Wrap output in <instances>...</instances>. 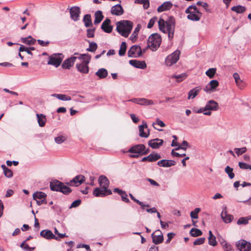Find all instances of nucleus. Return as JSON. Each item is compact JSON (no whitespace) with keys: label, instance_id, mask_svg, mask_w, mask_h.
<instances>
[{"label":"nucleus","instance_id":"obj_44","mask_svg":"<svg viewBox=\"0 0 251 251\" xmlns=\"http://www.w3.org/2000/svg\"><path fill=\"white\" fill-rule=\"evenodd\" d=\"M1 168L3 169L4 174L7 177H11L13 176L12 171L7 168L5 165H2Z\"/></svg>","mask_w":251,"mask_h":251},{"label":"nucleus","instance_id":"obj_62","mask_svg":"<svg viewBox=\"0 0 251 251\" xmlns=\"http://www.w3.org/2000/svg\"><path fill=\"white\" fill-rule=\"evenodd\" d=\"M175 149H173L172 151V152H171V154L173 156H176V157H184V156H186V154L185 153H183V154H179L177 152H176L175 151Z\"/></svg>","mask_w":251,"mask_h":251},{"label":"nucleus","instance_id":"obj_31","mask_svg":"<svg viewBox=\"0 0 251 251\" xmlns=\"http://www.w3.org/2000/svg\"><path fill=\"white\" fill-rule=\"evenodd\" d=\"M201 90V88L200 87H196L191 90L188 92V99L190 100L195 98L199 94Z\"/></svg>","mask_w":251,"mask_h":251},{"label":"nucleus","instance_id":"obj_38","mask_svg":"<svg viewBox=\"0 0 251 251\" xmlns=\"http://www.w3.org/2000/svg\"><path fill=\"white\" fill-rule=\"evenodd\" d=\"M209 236L208 237V244L212 246H215L217 244L216 237L213 235L211 230L209 231Z\"/></svg>","mask_w":251,"mask_h":251},{"label":"nucleus","instance_id":"obj_51","mask_svg":"<svg viewBox=\"0 0 251 251\" xmlns=\"http://www.w3.org/2000/svg\"><path fill=\"white\" fill-rule=\"evenodd\" d=\"M200 211V208H196L194 211L190 213V216L192 219H197L198 218V213Z\"/></svg>","mask_w":251,"mask_h":251},{"label":"nucleus","instance_id":"obj_57","mask_svg":"<svg viewBox=\"0 0 251 251\" xmlns=\"http://www.w3.org/2000/svg\"><path fill=\"white\" fill-rule=\"evenodd\" d=\"M205 238L201 237L197 239L193 243L194 245H200L203 244L205 242Z\"/></svg>","mask_w":251,"mask_h":251},{"label":"nucleus","instance_id":"obj_13","mask_svg":"<svg viewBox=\"0 0 251 251\" xmlns=\"http://www.w3.org/2000/svg\"><path fill=\"white\" fill-rule=\"evenodd\" d=\"M142 50L139 46H132L128 51V56L130 57L139 56L142 55Z\"/></svg>","mask_w":251,"mask_h":251},{"label":"nucleus","instance_id":"obj_28","mask_svg":"<svg viewBox=\"0 0 251 251\" xmlns=\"http://www.w3.org/2000/svg\"><path fill=\"white\" fill-rule=\"evenodd\" d=\"M233 77L235 79L236 85L240 89H242L245 87V82L241 79L240 76L238 73H234L233 75Z\"/></svg>","mask_w":251,"mask_h":251},{"label":"nucleus","instance_id":"obj_22","mask_svg":"<svg viewBox=\"0 0 251 251\" xmlns=\"http://www.w3.org/2000/svg\"><path fill=\"white\" fill-rule=\"evenodd\" d=\"M129 64L135 68L139 69H145L147 65L144 61H139L137 60H131L129 61Z\"/></svg>","mask_w":251,"mask_h":251},{"label":"nucleus","instance_id":"obj_37","mask_svg":"<svg viewBox=\"0 0 251 251\" xmlns=\"http://www.w3.org/2000/svg\"><path fill=\"white\" fill-rule=\"evenodd\" d=\"M231 10L237 14H241L244 13L246 10V8L242 5H237L233 6Z\"/></svg>","mask_w":251,"mask_h":251},{"label":"nucleus","instance_id":"obj_34","mask_svg":"<svg viewBox=\"0 0 251 251\" xmlns=\"http://www.w3.org/2000/svg\"><path fill=\"white\" fill-rule=\"evenodd\" d=\"M36 116L39 126L40 127H44L47 121L46 116L42 114H37Z\"/></svg>","mask_w":251,"mask_h":251},{"label":"nucleus","instance_id":"obj_41","mask_svg":"<svg viewBox=\"0 0 251 251\" xmlns=\"http://www.w3.org/2000/svg\"><path fill=\"white\" fill-rule=\"evenodd\" d=\"M251 220V215L248 217L240 218L237 221V224L240 225H247L249 223V221Z\"/></svg>","mask_w":251,"mask_h":251},{"label":"nucleus","instance_id":"obj_56","mask_svg":"<svg viewBox=\"0 0 251 251\" xmlns=\"http://www.w3.org/2000/svg\"><path fill=\"white\" fill-rule=\"evenodd\" d=\"M97 44L94 42H90L89 44V48L87 49V50L91 52H94L97 50Z\"/></svg>","mask_w":251,"mask_h":251},{"label":"nucleus","instance_id":"obj_14","mask_svg":"<svg viewBox=\"0 0 251 251\" xmlns=\"http://www.w3.org/2000/svg\"><path fill=\"white\" fill-rule=\"evenodd\" d=\"M93 195L96 197H104L112 194L110 190L108 189H102L100 188H96L93 191Z\"/></svg>","mask_w":251,"mask_h":251},{"label":"nucleus","instance_id":"obj_30","mask_svg":"<svg viewBox=\"0 0 251 251\" xmlns=\"http://www.w3.org/2000/svg\"><path fill=\"white\" fill-rule=\"evenodd\" d=\"M172 3L170 1L164 2L162 4L159 6L157 8L158 12H161L164 11L170 10L172 7Z\"/></svg>","mask_w":251,"mask_h":251},{"label":"nucleus","instance_id":"obj_24","mask_svg":"<svg viewBox=\"0 0 251 251\" xmlns=\"http://www.w3.org/2000/svg\"><path fill=\"white\" fill-rule=\"evenodd\" d=\"M111 12L113 15L120 16L124 13V10L120 4H116L112 7Z\"/></svg>","mask_w":251,"mask_h":251},{"label":"nucleus","instance_id":"obj_60","mask_svg":"<svg viewBox=\"0 0 251 251\" xmlns=\"http://www.w3.org/2000/svg\"><path fill=\"white\" fill-rule=\"evenodd\" d=\"M20 52L21 51H26L28 54L32 55V53L30 50L28 48L25 47L23 45H21V47L19 49Z\"/></svg>","mask_w":251,"mask_h":251},{"label":"nucleus","instance_id":"obj_9","mask_svg":"<svg viewBox=\"0 0 251 251\" xmlns=\"http://www.w3.org/2000/svg\"><path fill=\"white\" fill-rule=\"evenodd\" d=\"M179 55L180 51L179 50H176L173 53L168 55L165 59L166 65L171 66L176 63L179 58Z\"/></svg>","mask_w":251,"mask_h":251},{"label":"nucleus","instance_id":"obj_32","mask_svg":"<svg viewBox=\"0 0 251 251\" xmlns=\"http://www.w3.org/2000/svg\"><path fill=\"white\" fill-rule=\"evenodd\" d=\"M151 237L152 238V242L155 245L162 243L164 240L163 235L154 234V233H152Z\"/></svg>","mask_w":251,"mask_h":251},{"label":"nucleus","instance_id":"obj_63","mask_svg":"<svg viewBox=\"0 0 251 251\" xmlns=\"http://www.w3.org/2000/svg\"><path fill=\"white\" fill-rule=\"evenodd\" d=\"M80 203L81 201L80 200H75L72 202L70 208L77 207L80 204Z\"/></svg>","mask_w":251,"mask_h":251},{"label":"nucleus","instance_id":"obj_4","mask_svg":"<svg viewBox=\"0 0 251 251\" xmlns=\"http://www.w3.org/2000/svg\"><path fill=\"white\" fill-rule=\"evenodd\" d=\"M185 13L188 14L187 18L193 21H198L202 16L201 12L199 11L195 5L189 6L185 10Z\"/></svg>","mask_w":251,"mask_h":251},{"label":"nucleus","instance_id":"obj_58","mask_svg":"<svg viewBox=\"0 0 251 251\" xmlns=\"http://www.w3.org/2000/svg\"><path fill=\"white\" fill-rule=\"evenodd\" d=\"M239 166L242 169H245V170L250 169L251 170V165L247 164L245 163L239 162Z\"/></svg>","mask_w":251,"mask_h":251},{"label":"nucleus","instance_id":"obj_48","mask_svg":"<svg viewBox=\"0 0 251 251\" xmlns=\"http://www.w3.org/2000/svg\"><path fill=\"white\" fill-rule=\"evenodd\" d=\"M216 73V68H212L209 69L206 72L205 74L210 78H212L214 77Z\"/></svg>","mask_w":251,"mask_h":251},{"label":"nucleus","instance_id":"obj_3","mask_svg":"<svg viewBox=\"0 0 251 251\" xmlns=\"http://www.w3.org/2000/svg\"><path fill=\"white\" fill-rule=\"evenodd\" d=\"M50 189L52 191H59L65 195H68L72 190L67 186L59 180H55L50 183Z\"/></svg>","mask_w":251,"mask_h":251},{"label":"nucleus","instance_id":"obj_16","mask_svg":"<svg viewBox=\"0 0 251 251\" xmlns=\"http://www.w3.org/2000/svg\"><path fill=\"white\" fill-rule=\"evenodd\" d=\"M143 124L139 126V135L142 137L147 138L150 135L149 130L148 129V126L145 121L142 122Z\"/></svg>","mask_w":251,"mask_h":251},{"label":"nucleus","instance_id":"obj_27","mask_svg":"<svg viewBox=\"0 0 251 251\" xmlns=\"http://www.w3.org/2000/svg\"><path fill=\"white\" fill-rule=\"evenodd\" d=\"M176 164L175 161L172 160L163 159L157 162V165L160 167H170Z\"/></svg>","mask_w":251,"mask_h":251},{"label":"nucleus","instance_id":"obj_36","mask_svg":"<svg viewBox=\"0 0 251 251\" xmlns=\"http://www.w3.org/2000/svg\"><path fill=\"white\" fill-rule=\"evenodd\" d=\"M108 75L107 70L104 68H101L98 70L96 73V75L99 77L100 79L105 78Z\"/></svg>","mask_w":251,"mask_h":251},{"label":"nucleus","instance_id":"obj_43","mask_svg":"<svg viewBox=\"0 0 251 251\" xmlns=\"http://www.w3.org/2000/svg\"><path fill=\"white\" fill-rule=\"evenodd\" d=\"M187 77V75L185 73L178 75H173L171 76L172 78H176L177 82H180L184 80Z\"/></svg>","mask_w":251,"mask_h":251},{"label":"nucleus","instance_id":"obj_45","mask_svg":"<svg viewBox=\"0 0 251 251\" xmlns=\"http://www.w3.org/2000/svg\"><path fill=\"white\" fill-rule=\"evenodd\" d=\"M221 245L224 251H234L232 246L226 241H224L222 242Z\"/></svg>","mask_w":251,"mask_h":251},{"label":"nucleus","instance_id":"obj_64","mask_svg":"<svg viewBox=\"0 0 251 251\" xmlns=\"http://www.w3.org/2000/svg\"><path fill=\"white\" fill-rule=\"evenodd\" d=\"M140 4H143V7L144 9H147L149 8L150 6L149 0H143L142 3H141Z\"/></svg>","mask_w":251,"mask_h":251},{"label":"nucleus","instance_id":"obj_18","mask_svg":"<svg viewBox=\"0 0 251 251\" xmlns=\"http://www.w3.org/2000/svg\"><path fill=\"white\" fill-rule=\"evenodd\" d=\"M71 18L75 21L79 19L80 13V8L77 6H74L70 9Z\"/></svg>","mask_w":251,"mask_h":251},{"label":"nucleus","instance_id":"obj_11","mask_svg":"<svg viewBox=\"0 0 251 251\" xmlns=\"http://www.w3.org/2000/svg\"><path fill=\"white\" fill-rule=\"evenodd\" d=\"M236 245L238 249L240 251H250L251 250V243L245 240H239Z\"/></svg>","mask_w":251,"mask_h":251},{"label":"nucleus","instance_id":"obj_17","mask_svg":"<svg viewBox=\"0 0 251 251\" xmlns=\"http://www.w3.org/2000/svg\"><path fill=\"white\" fill-rule=\"evenodd\" d=\"M221 216L223 221L226 224L231 223L233 219V216L232 215L228 214L227 213V208L226 207L223 208Z\"/></svg>","mask_w":251,"mask_h":251},{"label":"nucleus","instance_id":"obj_6","mask_svg":"<svg viewBox=\"0 0 251 251\" xmlns=\"http://www.w3.org/2000/svg\"><path fill=\"white\" fill-rule=\"evenodd\" d=\"M128 152L134 153L129 155L131 158H137L139 155H145L148 153V151H146L145 146L143 144H138L132 146L129 149Z\"/></svg>","mask_w":251,"mask_h":251},{"label":"nucleus","instance_id":"obj_39","mask_svg":"<svg viewBox=\"0 0 251 251\" xmlns=\"http://www.w3.org/2000/svg\"><path fill=\"white\" fill-rule=\"evenodd\" d=\"M52 96L62 100H70L71 97L65 94H54Z\"/></svg>","mask_w":251,"mask_h":251},{"label":"nucleus","instance_id":"obj_10","mask_svg":"<svg viewBox=\"0 0 251 251\" xmlns=\"http://www.w3.org/2000/svg\"><path fill=\"white\" fill-rule=\"evenodd\" d=\"M46 197L47 195L43 192H36L33 194V198L38 205L47 203L46 201Z\"/></svg>","mask_w":251,"mask_h":251},{"label":"nucleus","instance_id":"obj_59","mask_svg":"<svg viewBox=\"0 0 251 251\" xmlns=\"http://www.w3.org/2000/svg\"><path fill=\"white\" fill-rule=\"evenodd\" d=\"M122 200L128 203L130 202L129 199L127 198V195L125 191H123L121 194Z\"/></svg>","mask_w":251,"mask_h":251},{"label":"nucleus","instance_id":"obj_8","mask_svg":"<svg viewBox=\"0 0 251 251\" xmlns=\"http://www.w3.org/2000/svg\"><path fill=\"white\" fill-rule=\"evenodd\" d=\"M219 109L218 103L213 100H210L206 103L205 106V109L206 111L203 113L205 115L210 116L211 115V111H216Z\"/></svg>","mask_w":251,"mask_h":251},{"label":"nucleus","instance_id":"obj_23","mask_svg":"<svg viewBox=\"0 0 251 251\" xmlns=\"http://www.w3.org/2000/svg\"><path fill=\"white\" fill-rule=\"evenodd\" d=\"M111 20L106 18L102 23L101 28L103 31H112L113 26L110 25Z\"/></svg>","mask_w":251,"mask_h":251},{"label":"nucleus","instance_id":"obj_52","mask_svg":"<svg viewBox=\"0 0 251 251\" xmlns=\"http://www.w3.org/2000/svg\"><path fill=\"white\" fill-rule=\"evenodd\" d=\"M197 4L198 5L201 6L205 10L206 12H210V9L208 8L209 5L208 3L202 1H198L197 2Z\"/></svg>","mask_w":251,"mask_h":251},{"label":"nucleus","instance_id":"obj_47","mask_svg":"<svg viewBox=\"0 0 251 251\" xmlns=\"http://www.w3.org/2000/svg\"><path fill=\"white\" fill-rule=\"evenodd\" d=\"M225 171L228 175V177L230 179H232L234 177L235 175L233 172V169L232 168L227 166L225 169Z\"/></svg>","mask_w":251,"mask_h":251},{"label":"nucleus","instance_id":"obj_61","mask_svg":"<svg viewBox=\"0 0 251 251\" xmlns=\"http://www.w3.org/2000/svg\"><path fill=\"white\" fill-rule=\"evenodd\" d=\"M37 42L40 45L43 47L48 46L50 44V42L49 41H44L42 40H38Z\"/></svg>","mask_w":251,"mask_h":251},{"label":"nucleus","instance_id":"obj_49","mask_svg":"<svg viewBox=\"0 0 251 251\" xmlns=\"http://www.w3.org/2000/svg\"><path fill=\"white\" fill-rule=\"evenodd\" d=\"M126 45L125 42H123L121 45L120 49L119 51V54L120 56H123L126 51Z\"/></svg>","mask_w":251,"mask_h":251},{"label":"nucleus","instance_id":"obj_46","mask_svg":"<svg viewBox=\"0 0 251 251\" xmlns=\"http://www.w3.org/2000/svg\"><path fill=\"white\" fill-rule=\"evenodd\" d=\"M190 234L193 237H198L201 235L202 233L201 230L198 228H193L191 229Z\"/></svg>","mask_w":251,"mask_h":251},{"label":"nucleus","instance_id":"obj_21","mask_svg":"<svg viewBox=\"0 0 251 251\" xmlns=\"http://www.w3.org/2000/svg\"><path fill=\"white\" fill-rule=\"evenodd\" d=\"M163 140L159 138H155L149 141V145L153 149H158L163 145Z\"/></svg>","mask_w":251,"mask_h":251},{"label":"nucleus","instance_id":"obj_42","mask_svg":"<svg viewBox=\"0 0 251 251\" xmlns=\"http://www.w3.org/2000/svg\"><path fill=\"white\" fill-rule=\"evenodd\" d=\"M149 162H154L161 158V156L156 152H153L149 155Z\"/></svg>","mask_w":251,"mask_h":251},{"label":"nucleus","instance_id":"obj_12","mask_svg":"<svg viewBox=\"0 0 251 251\" xmlns=\"http://www.w3.org/2000/svg\"><path fill=\"white\" fill-rule=\"evenodd\" d=\"M61 54H54L50 56L48 64H50L55 66L58 67L62 61V58L60 56Z\"/></svg>","mask_w":251,"mask_h":251},{"label":"nucleus","instance_id":"obj_1","mask_svg":"<svg viewBox=\"0 0 251 251\" xmlns=\"http://www.w3.org/2000/svg\"><path fill=\"white\" fill-rule=\"evenodd\" d=\"M158 22L159 29L161 31H173L175 26V19L172 17H168L166 20L162 18H160L157 21V18L154 17L151 18L148 24L147 27L148 28H151L156 22Z\"/></svg>","mask_w":251,"mask_h":251},{"label":"nucleus","instance_id":"obj_40","mask_svg":"<svg viewBox=\"0 0 251 251\" xmlns=\"http://www.w3.org/2000/svg\"><path fill=\"white\" fill-rule=\"evenodd\" d=\"M21 40L23 43L29 45H33L36 42V40L32 38L30 36L25 38H22Z\"/></svg>","mask_w":251,"mask_h":251},{"label":"nucleus","instance_id":"obj_2","mask_svg":"<svg viewBox=\"0 0 251 251\" xmlns=\"http://www.w3.org/2000/svg\"><path fill=\"white\" fill-rule=\"evenodd\" d=\"M74 55H78V59L81 61L80 63L76 65L77 70L81 73H88L89 69L88 64L90 62L91 57L86 54H79L78 53H75Z\"/></svg>","mask_w":251,"mask_h":251},{"label":"nucleus","instance_id":"obj_25","mask_svg":"<svg viewBox=\"0 0 251 251\" xmlns=\"http://www.w3.org/2000/svg\"><path fill=\"white\" fill-rule=\"evenodd\" d=\"M219 85V82L217 80H212L210 81L208 84L204 88V91L209 92L216 89Z\"/></svg>","mask_w":251,"mask_h":251},{"label":"nucleus","instance_id":"obj_55","mask_svg":"<svg viewBox=\"0 0 251 251\" xmlns=\"http://www.w3.org/2000/svg\"><path fill=\"white\" fill-rule=\"evenodd\" d=\"M189 146L188 143L186 141H183L182 144L178 146L177 148L175 149L176 151L179 150L180 149L184 150L186 151V147Z\"/></svg>","mask_w":251,"mask_h":251},{"label":"nucleus","instance_id":"obj_53","mask_svg":"<svg viewBox=\"0 0 251 251\" xmlns=\"http://www.w3.org/2000/svg\"><path fill=\"white\" fill-rule=\"evenodd\" d=\"M67 139V138L63 135L58 136L55 138L54 140L57 144H61L64 142Z\"/></svg>","mask_w":251,"mask_h":251},{"label":"nucleus","instance_id":"obj_5","mask_svg":"<svg viewBox=\"0 0 251 251\" xmlns=\"http://www.w3.org/2000/svg\"><path fill=\"white\" fill-rule=\"evenodd\" d=\"M161 42V36L155 32L149 37L148 46L152 51H155L160 46Z\"/></svg>","mask_w":251,"mask_h":251},{"label":"nucleus","instance_id":"obj_20","mask_svg":"<svg viewBox=\"0 0 251 251\" xmlns=\"http://www.w3.org/2000/svg\"><path fill=\"white\" fill-rule=\"evenodd\" d=\"M76 59H78V56H72L65 60L62 64V67L63 69H69L72 66Z\"/></svg>","mask_w":251,"mask_h":251},{"label":"nucleus","instance_id":"obj_26","mask_svg":"<svg viewBox=\"0 0 251 251\" xmlns=\"http://www.w3.org/2000/svg\"><path fill=\"white\" fill-rule=\"evenodd\" d=\"M40 235L47 239H55L58 240V237H56L52 232L50 230H43L41 231Z\"/></svg>","mask_w":251,"mask_h":251},{"label":"nucleus","instance_id":"obj_15","mask_svg":"<svg viewBox=\"0 0 251 251\" xmlns=\"http://www.w3.org/2000/svg\"><path fill=\"white\" fill-rule=\"evenodd\" d=\"M85 181V176L82 175H78L70 180L67 184L71 186H77Z\"/></svg>","mask_w":251,"mask_h":251},{"label":"nucleus","instance_id":"obj_19","mask_svg":"<svg viewBox=\"0 0 251 251\" xmlns=\"http://www.w3.org/2000/svg\"><path fill=\"white\" fill-rule=\"evenodd\" d=\"M130 101L143 105H149L153 104V101L151 100H148L145 98L133 99Z\"/></svg>","mask_w":251,"mask_h":251},{"label":"nucleus","instance_id":"obj_50","mask_svg":"<svg viewBox=\"0 0 251 251\" xmlns=\"http://www.w3.org/2000/svg\"><path fill=\"white\" fill-rule=\"evenodd\" d=\"M20 247L26 251H33L35 249L34 247H29L27 244H25V241L23 242Z\"/></svg>","mask_w":251,"mask_h":251},{"label":"nucleus","instance_id":"obj_29","mask_svg":"<svg viewBox=\"0 0 251 251\" xmlns=\"http://www.w3.org/2000/svg\"><path fill=\"white\" fill-rule=\"evenodd\" d=\"M99 182L100 186L102 189H108L109 187V180L107 178L104 176H100L99 178Z\"/></svg>","mask_w":251,"mask_h":251},{"label":"nucleus","instance_id":"obj_35","mask_svg":"<svg viewBox=\"0 0 251 251\" xmlns=\"http://www.w3.org/2000/svg\"><path fill=\"white\" fill-rule=\"evenodd\" d=\"M103 18L102 13L101 11H97L95 13V20L94 24L95 25H98L101 22Z\"/></svg>","mask_w":251,"mask_h":251},{"label":"nucleus","instance_id":"obj_33","mask_svg":"<svg viewBox=\"0 0 251 251\" xmlns=\"http://www.w3.org/2000/svg\"><path fill=\"white\" fill-rule=\"evenodd\" d=\"M83 22L86 27H93L91 16L90 14H86L84 15L83 18Z\"/></svg>","mask_w":251,"mask_h":251},{"label":"nucleus","instance_id":"obj_7","mask_svg":"<svg viewBox=\"0 0 251 251\" xmlns=\"http://www.w3.org/2000/svg\"><path fill=\"white\" fill-rule=\"evenodd\" d=\"M133 23L128 20H121L116 23L117 31H131Z\"/></svg>","mask_w":251,"mask_h":251},{"label":"nucleus","instance_id":"obj_54","mask_svg":"<svg viewBox=\"0 0 251 251\" xmlns=\"http://www.w3.org/2000/svg\"><path fill=\"white\" fill-rule=\"evenodd\" d=\"M235 153L239 156L245 153L247 151V148L246 147H243L241 148H235L234 149Z\"/></svg>","mask_w":251,"mask_h":251}]
</instances>
